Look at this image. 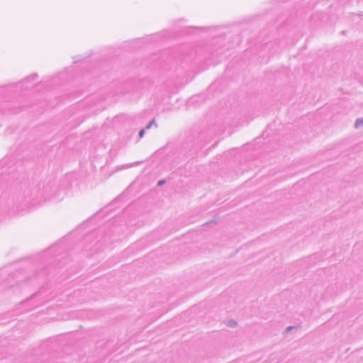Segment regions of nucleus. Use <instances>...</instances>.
<instances>
[{"instance_id":"obj_1","label":"nucleus","mask_w":363,"mask_h":363,"mask_svg":"<svg viewBox=\"0 0 363 363\" xmlns=\"http://www.w3.org/2000/svg\"><path fill=\"white\" fill-rule=\"evenodd\" d=\"M45 197L47 199L51 198L61 199L62 194L59 191V186L57 183H47L43 186Z\"/></svg>"},{"instance_id":"obj_2","label":"nucleus","mask_w":363,"mask_h":363,"mask_svg":"<svg viewBox=\"0 0 363 363\" xmlns=\"http://www.w3.org/2000/svg\"><path fill=\"white\" fill-rule=\"evenodd\" d=\"M228 325L230 328H234L237 325V322L234 320H230L228 321Z\"/></svg>"},{"instance_id":"obj_3","label":"nucleus","mask_w":363,"mask_h":363,"mask_svg":"<svg viewBox=\"0 0 363 363\" xmlns=\"http://www.w3.org/2000/svg\"><path fill=\"white\" fill-rule=\"evenodd\" d=\"M218 219V217L215 216V218L212 220H210L209 222L206 223L205 224L206 225H209V224H211L212 223H216Z\"/></svg>"},{"instance_id":"obj_4","label":"nucleus","mask_w":363,"mask_h":363,"mask_svg":"<svg viewBox=\"0 0 363 363\" xmlns=\"http://www.w3.org/2000/svg\"><path fill=\"white\" fill-rule=\"evenodd\" d=\"M144 133H145V130H141L140 131V133H139V136H140V138H142V137L143 136V135H144Z\"/></svg>"},{"instance_id":"obj_5","label":"nucleus","mask_w":363,"mask_h":363,"mask_svg":"<svg viewBox=\"0 0 363 363\" xmlns=\"http://www.w3.org/2000/svg\"><path fill=\"white\" fill-rule=\"evenodd\" d=\"M292 328H293V327H292V326H289V327L287 328V330H291Z\"/></svg>"},{"instance_id":"obj_6","label":"nucleus","mask_w":363,"mask_h":363,"mask_svg":"<svg viewBox=\"0 0 363 363\" xmlns=\"http://www.w3.org/2000/svg\"><path fill=\"white\" fill-rule=\"evenodd\" d=\"M157 184H158V185H162V184H163L164 183L160 182V183H157Z\"/></svg>"}]
</instances>
